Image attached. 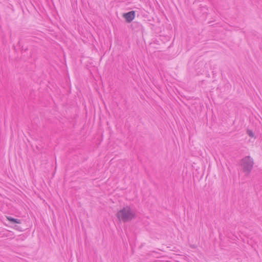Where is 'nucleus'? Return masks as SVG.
<instances>
[{
  "instance_id": "obj_1",
  "label": "nucleus",
  "mask_w": 262,
  "mask_h": 262,
  "mask_svg": "<svg viewBox=\"0 0 262 262\" xmlns=\"http://www.w3.org/2000/svg\"><path fill=\"white\" fill-rule=\"evenodd\" d=\"M116 216L119 222L125 223L135 219L136 214L129 206H126L119 210Z\"/></svg>"
},
{
  "instance_id": "obj_2",
  "label": "nucleus",
  "mask_w": 262,
  "mask_h": 262,
  "mask_svg": "<svg viewBox=\"0 0 262 262\" xmlns=\"http://www.w3.org/2000/svg\"><path fill=\"white\" fill-rule=\"evenodd\" d=\"M253 162L250 157H246L241 161V166L244 172H249L253 167Z\"/></svg>"
},
{
  "instance_id": "obj_3",
  "label": "nucleus",
  "mask_w": 262,
  "mask_h": 262,
  "mask_svg": "<svg viewBox=\"0 0 262 262\" xmlns=\"http://www.w3.org/2000/svg\"><path fill=\"white\" fill-rule=\"evenodd\" d=\"M123 16L127 23H130L135 18V12L134 11H132L123 14Z\"/></svg>"
},
{
  "instance_id": "obj_4",
  "label": "nucleus",
  "mask_w": 262,
  "mask_h": 262,
  "mask_svg": "<svg viewBox=\"0 0 262 262\" xmlns=\"http://www.w3.org/2000/svg\"><path fill=\"white\" fill-rule=\"evenodd\" d=\"M6 219L8 221H9L11 222L14 223H16V224H20L21 223L20 220L12 218L10 216H6Z\"/></svg>"
},
{
  "instance_id": "obj_5",
  "label": "nucleus",
  "mask_w": 262,
  "mask_h": 262,
  "mask_svg": "<svg viewBox=\"0 0 262 262\" xmlns=\"http://www.w3.org/2000/svg\"><path fill=\"white\" fill-rule=\"evenodd\" d=\"M247 133L250 137H251L252 138L254 137V134L251 130H248Z\"/></svg>"
}]
</instances>
